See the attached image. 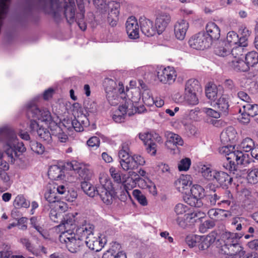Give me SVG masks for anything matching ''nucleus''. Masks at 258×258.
Returning a JSON list of instances; mask_svg holds the SVG:
<instances>
[{"instance_id":"nucleus-1","label":"nucleus","mask_w":258,"mask_h":258,"mask_svg":"<svg viewBox=\"0 0 258 258\" xmlns=\"http://www.w3.org/2000/svg\"><path fill=\"white\" fill-rule=\"evenodd\" d=\"M28 116L37 118L47 125L52 133V135L56 137L60 142L66 143L68 140V136L66 131L69 130L71 126L66 125L64 122L62 124L56 123L53 120L50 111L45 108H39L34 101L28 104Z\"/></svg>"},{"instance_id":"nucleus-2","label":"nucleus","mask_w":258,"mask_h":258,"mask_svg":"<svg viewBox=\"0 0 258 258\" xmlns=\"http://www.w3.org/2000/svg\"><path fill=\"white\" fill-rule=\"evenodd\" d=\"M0 142L3 143L4 151L13 163L26 150L23 143L19 141L14 131L8 126L0 128Z\"/></svg>"},{"instance_id":"nucleus-3","label":"nucleus","mask_w":258,"mask_h":258,"mask_svg":"<svg viewBox=\"0 0 258 258\" xmlns=\"http://www.w3.org/2000/svg\"><path fill=\"white\" fill-rule=\"evenodd\" d=\"M219 152L224 155L225 161H223V167L234 173L237 170V165H246L249 163L248 154L244 153L241 151L235 150L234 146H223L220 148Z\"/></svg>"},{"instance_id":"nucleus-4","label":"nucleus","mask_w":258,"mask_h":258,"mask_svg":"<svg viewBox=\"0 0 258 258\" xmlns=\"http://www.w3.org/2000/svg\"><path fill=\"white\" fill-rule=\"evenodd\" d=\"M241 233H226L224 236V244L222 246V251L224 254H234L238 256H244L245 251L239 243L243 236Z\"/></svg>"},{"instance_id":"nucleus-5","label":"nucleus","mask_w":258,"mask_h":258,"mask_svg":"<svg viewBox=\"0 0 258 258\" xmlns=\"http://www.w3.org/2000/svg\"><path fill=\"white\" fill-rule=\"evenodd\" d=\"M100 185L97 186V195H98L102 201L107 205H111L115 196V192L112 183L108 175L101 173L99 176Z\"/></svg>"},{"instance_id":"nucleus-6","label":"nucleus","mask_w":258,"mask_h":258,"mask_svg":"<svg viewBox=\"0 0 258 258\" xmlns=\"http://www.w3.org/2000/svg\"><path fill=\"white\" fill-rule=\"evenodd\" d=\"M72 230L62 232L59 236V240L61 243H64L69 251L76 253L80 250L84 242Z\"/></svg>"},{"instance_id":"nucleus-7","label":"nucleus","mask_w":258,"mask_h":258,"mask_svg":"<svg viewBox=\"0 0 258 258\" xmlns=\"http://www.w3.org/2000/svg\"><path fill=\"white\" fill-rule=\"evenodd\" d=\"M120 159V164L122 169L125 171H129L137 169L140 166H143L145 163V160L143 157L139 155L127 156Z\"/></svg>"},{"instance_id":"nucleus-8","label":"nucleus","mask_w":258,"mask_h":258,"mask_svg":"<svg viewBox=\"0 0 258 258\" xmlns=\"http://www.w3.org/2000/svg\"><path fill=\"white\" fill-rule=\"evenodd\" d=\"M32 101H34L36 103L35 100H32ZM30 102H31V101L28 102L26 104L27 114H28V105ZM27 116L28 118H31L29 123L30 132L31 133L36 132L38 136L41 139L48 143H50L52 140V133H50L47 128L43 127L42 126H40L36 121V120H38V119L34 118L31 116L29 117L28 115H27Z\"/></svg>"},{"instance_id":"nucleus-9","label":"nucleus","mask_w":258,"mask_h":258,"mask_svg":"<svg viewBox=\"0 0 258 258\" xmlns=\"http://www.w3.org/2000/svg\"><path fill=\"white\" fill-rule=\"evenodd\" d=\"M41 8L44 12L51 16L55 21H58L61 16L62 8L56 0H40Z\"/></svg>"},{"instance_id":"nucleus-10","label":"nucleus","mask_w":258,"mask_h":258,"mask_svg":"<svg viewBox=\"0 0 258 258\" xmlns=\"http://www.w3.org/2000/svg\"><path fill=\"white\" fill-rule=\"evenodd\" d=\"M205 32H199L192 36L188 40L190 47L197 50H204L209 48L211 45L210 39H208Z\"/></svg>"},{"instance_id":"nucleus-11","label":"nucleus","mask_w":258,"mask_h":258,"mask_svg":"<svg viewBox=\"0 0 258 258\" xmlns=\"http://www.w3.org/2000/svg\"><path fill=\"white\" fill-rule=\"evenodd\" d=\"M128 93H131V96H130V94L127 95L128 98H126L123 102L124 104L122 105L127 107V109L128 108H131L133 110L135 109V114L136 113H142L144 112L146 110L144 106L139 105L141 99L140 93L137 91H135L134 92L131 91L130 92L128 90Z\"/></svg>"},{"instance_id":"nucleus-12","label":"nucleus","mask_w":258,"mask_h":258,"mask_svg":"<svg viewBox=\"0 0 258 258\" xmlns=\"http://www.w3.org/2000/svg\"><path fill=\"white\" fill-rule=\"evenodd\" d=\"M157 76L158 80L161 83L170 85L175 82L177 74L173 67L163 68L161 67L157 70Z\"/></svg>"},{"instance_id":"nucleus-13","label":"nucleus","mask_w":258,"mask_h":258,"mask_svg":"<svg viewBox=\"0 0 258 258\" xmlns=\"http://www.w3.org/2000/svg\"><path fill=\"white\" fill-rule=\"evenodd\" d=\"M105 82H107V84L109 85V86L105 87V91L107 94V100L110 105H116L119 103L124 104V103L122 102L120 97L115 94L116 93V89L115 88L116 86L115 82L111 79H107Z\"/></svg>"},{"instance_id":"nucleus-14","label":"nucleus","mask_w":258,"mask_h":258,"mask_svg":"<svg viewBox=\"0 0 258 258\" xmlns=\"http://www.w3.org/2000/svg\"><path fill=\"white\" fill-rule=\"evenodd\" d=\"M94 226L84 221L76 229L75 234L84 242L86 239L94 234Z\"/></svg>"},{"instance_id":"nucleus-15","label":"nucleus","mask_w":258,"mask_h":258,"mask_svg":"<svg viewBox=\"0 0 258 258\" xmlns=\"http://www.w3.org/2000/svg\"><path fill=\"white\" fill-rule=\"evenodd\" d=\"M189 210V208L186 205L178 203L174 207V212L176 216L175 219L177 224L182 228H185L187 223L185 221L184 215Z\"/></svg>"},{"instance_id":"nucleus-16","label":"nucleus","mask_w":258,"mask_h":258,"mask_svg":"<svg viewBox=\"0 0 258 258\" xmlns=\"http://www.w3.org/2000/svg\"><path fill=\"white\" fill-rule=\"evenodd\" d=\"M126 31L130 39L139 37V26L137 20L134 17L128 18L126 22Z\"/></svg>"},{"instance_id":"nucleus-17","label":"nucleus","mask_w":258,"mask_h":258,"mask_svg":"<svg viewBox=\"0 0 258 258\" xmlns=\"http://www.w3.org/2000/svg\"><path fill=\"white\" fill-rule=\"evenodd\" d=\"M171 21V17L169 14L165 12L159 13L156 19V30L160 34L163 32Z\"/></svg>"},{"instance_id":"nucleus-18","label":"nucleus","mask_w":258,"mask_h":258,"mask_svg":"<svg viewBox=\"0 0 258 258\" xmlns=\"http://www.w3.org/2000/svg\"><path fill=\"white\" fill-rule=\"evenodd\" d=\"M106 243V239H101L100 237H95L94 234L84 241V243L92 250L99 251L102 249Z\"/></svg>"},{"instance_id":"nucleus-19","label":"nucleus","mask_w":258,"mask_h":258,"mask_svg":"<svg viewBox=\"0 0 258 258\" xmlns=\"http://www.w3.org/2000/svg\"><path fill=\"white\" fill-rule=\"evenodd\" d=\"M166 138V146L170 149L174 150L175 147L183 145V141L178 135L171 132L165 133Z\"/></svg>"},{"instance_id":"nucleus-20","label":"nucleus","mask_w":258,"mask_h":258,"mask_svg":"<svg viewBox=\"0 0 258 258\" xmlns=\"http://www.w3.org/2000/svg\"><path fill=\"white\" fill-rule=\"evenodd\" d=\"M205 33L212 44L214 41L218 40L220 37V29L215 23L209 22L206 26Z\"/></svg>"},{"instance_id":"nucleus-21","label":"nucleus","mask_w":258,"mask_h":258,"mask_svg":"<svg viewBox=\"0 0 258 258\" xmlns=\"http://www.w3.org/2000/svg\"><path fill=\"white\" fill-rule=\"evenodd\" d=\"M135 110V109L133 110L131 108H128L127 109V107L121 104L119 105L118 109L114 112L112 115V118L116 122L120 123L124 121L125 116L126 115L131 116L134 114Z\"/></svg>"},{"instance_id":"nucleus-22","label":"nucleus","mask_w":258,"mask_h":258,"mask_svg":"<svg viewBox=\"0 0 258 258\" xmlns=\"http://www.w3.org/2000/svg\"><path fill=\"white\" fill-rule=\"evenodd\" d=\"M189 27L188 23L184 20H179L174 25V34L176 38L180 40L184 39Z\"/></svg>"},{"instance_id":"nucleus-23","label":"nucleus","mask_w":258,"mask_h":258,"mask_svg":"<svg viewBox=\"0 0 258 258\" xmlns=\"http://www.w3.org/2000/svg\"><path fill=\"white\" fill-rule=\"evenodd\" d=\"M141 30L142 33L148 37L153 36L156 33V29L153 26V22L150 20L141 17L139 19Z\"/></svg>"},{"instance_id":"nucleus-24","label":"nucleus","mask_w":258,"mask_h":258,"mask_svg":"<svg viewBox=\"0 0 258 258\" xmlns=\"http://www.w3.org/2000/svg\"><path fill=\"white\" fill-rule=\"evenodd\" d=\"M69 121L72 127L77 132L83 131L84 127H87L89 125V121L85 115H81L77 118ZM67 123L69 124L68 122Z\"/></svg>"},{"instance_id":"nucleus-25","label":"nucleus","mask_w":258,"mask_h":258,"mask_svg":"<svg viewBox=\"0 0 258 258\" xmlns=\"http://www.w3.org/2000/svg\"><path fill=\"white\" fill-rule=\"evenodd\" d=\"M192 178L189 175H181L175 182L177 189L181 192L188 189L192 183Z\"/></svg>"},{"instance_id":"nucleus-26","label":"nucleus","mask_w":258,"mask_h":258,"mask_svg":"<svg viewBox=\"0 0 258 258\" xmlns=\"http://www.w3.org/2000/svg\"><path fill=\"white\" fill-rule=\"evenodd\" d=\"M227 63L231 69L236 72H246L249 70L248 66L242 58L229 59Z\"/></svg>"},{"instance_id":"nucleus-27","label":"nucleus","mask_w":258,"mask_h":258,"mask_svg":"<svg viewBox=\"0 0 258 258\" xmlns=\"http://www.w3.org/2000/svg\"><path fill=\"white\" fill-rule=\"evenodd\" d=\"M215 239L216 237L214 234L201 236L198 247L199 249L204 250L208 249L215 242Z\"/></svg>"},{"instance_id":"nucleus-28","label":"nucleus","mask_w":258,"mask_h":258,"mask_svg":"<svg viewBox=\"0 0 258 258\" xmlns=\"http://www.w3.org/2000/svg\"><path fill=\"white\" fill-rule=\"evenodd\" d=\"M231 48L227 45L226 42H222L220 46L215 49V53L216 55L226 57L227 62L229 60V56L230 54Z\"/></svg>"},{"instance_id":"nucleus-29","label":"nucleus","mask_w":258,"mask_h":258,"mask_svg":"<svg viewBox=\"0 0 258 258\" xmlns=\"http://www.w3.org/2000/svg\"><path fill=\"white\" fill-rule=\"evenodd\" d=\"M213 179H215L221 185L230 184L232 178L226 172L215 171Z\"/></svg>"},{"instance_id":"nucleus-30","label":"nucleus","mask_w":258,"mask_h":258,"mask_svg":"<svg viewBox=\"0 0 258 258\" xmlns=\"http://www.w3.org/2000/svg\"><path fill=\"white\" fill-rule=\"evenodd\" d=\"M201 91L200 84L197 80L189 79L185 85L184 92L197 93Z\"/></svg>"},{"instance_id":"nucleus-31","label":"nucleus","mask_w":258,"mask_h":258,"mask_svg":"<svg viewBox=\"0 0 258 258\" xmlns=\"http://www.w3.org/2000/svg\"><path fill=\"white\" fill-rule=\"evenodd\" d=\"M227 45L232 48L236 45H241V41L238 34L234 31H230L227 33L226 38Z\"/></svg>"},{"instance_id":"nucleus-32","label":"nucleus","mask_w":258,"mask_h":258,"mask_svg":"<svg viewBox=\"0 0 258 258\" xmlns=\"http://www.w3.org/2000/svg\"><path fill=\"white\" fill-rule=\"evenodd\" d=\"M139 138L143 141L145 145H147L150 141H155L159 142L161 140L160 136L155 133H143L139 135Z\"/></svg>"},{"instance_id":"nucleus-33","label":"nucleus","mask_w":258,"mask_h":258,"mask_svg":"<svg viewBox=\"0 0 258 258\" xmlns=\"http://www.w3.org/2000/svg\"><path fill=\"white\" fill-rule=\"evenodd\" d=\"M206 95L207 97L212 101H215L220 94H218V88L213 83H209L206 88Z\"/></svg>"},{"instance_id":"nucleus-34","label":"nucleus","mask_w":258,"mask_h":258,"mask_svg":"<svg viewBox=\"0 0 258 258\" xmlns=\"http://www.w3.org/2000/svg\"><path fill=\"white\" fill-rule=\"evenodd\" d=\"M216 170L212 169L210 164L202 165L200 167V171L206 179L209 180H213L214 175Z\"/></svg>"},{"instance_id":"nucleus-35","label":"nucleus","mask_w":258,"mask_h":258,"mask_svg":"<svg viewBox=\"0 0 258 258\" xmlns=\"http://www.w3.org/2000/svg\"><path fill=\"white\" fill-rule=\"evenodd\" d=\"M30 224L43 237L45 238V230L43 225L41 224V218L37 217H32L30 219Z\"/></svg>"},{"instance_id":"nucleus-36","label":"nucleus","mask_w":258,"mask_h":258,"mask_svg":"<svg viewBox=\"0 0 258 258\" xmlns=\"http://www.w3.org/2000/svg\"><path fill=\"white\" fill-rule=\"evenodd\" d=\"M61 168L56 165L51 166L48 171L49 178L52 180L60 179L62 175Z\"/></svg>"},{"instance_id":"nucleus-37","label":"nucleus","mask_w":258,"mask_h":258,"mask_svg":"<svg viewBox=\"0 0 258 258\" xmlns=\"http://www.w3.org/2000/svg\"><path fill=\"white\" fill-rule=\"evenodd\" d=\"M30 205V202L26 200L24 196L22 195H18L15 199L13 205L17 209L21 208H28Z\"/></svg>"},{"instance_id":"nucleus-38","label":"nucleus","mask_w":258,"mask_h":258,"mask_svg":"<svg viewBox=\"0 0 258 258\" xmlns=\"http://www.w3.org/2000/svg\"><path fill=\"white\" fill-rule=\"evenodd\" d=\"M81 187L83 191L89 197H94L97 195V187H94L92 184L86 181L81 183Z\"/></svg>"},{"instance_id":"nucleus-39","label":"nucleus","mask_w":258,"mask_h":258,"mask_svg":"<svg viewBox=\"0 0 258 258\" xmlns=\"http://www.w3.org/2000/svg\"><path fill=\"white\" fill-rule=\"evenodd\" d=\"M245 63L248 67H253L258 63V53L254 51H252L247 53L245 56Z\"/></svg>"},{"instance_id":"nucleus-40","label":"nucleus","mask_w":258,"mask_h":258,"mask_svg":"<svg viewBox=\"0 0 258 258\" xmlns=\"http://www.w3.org/2000/svg\"><path fill=\"white\" fill-rule=\"evenodd\" d=\"M184 102L189 105H196L199 103L197 93L184 92Z\"/></svg>"},{"instance_id":"nucleus-41","label":"nucleus","mask_w":258,"mask_h":258,"mask_svg":"<svg viewBox=\"0 0 258 258\" xmlns=\"http://www.w3.org/2000/svg\"><path fill=\"white\" fill-rule=\"evenodd\" d=\"M142 100L144 103L149 106L154 104V98L151 91L149 89H144L141 91Z\"/></svg>"},{"instance_id":"nucleus-42","label":"nucleus","mask_w":258,"mask_h":258,"mask_svg":"<svg viewBox=\"0 0 258 258\" xmlns=\"http://www.w3.org/2000/svg\"><path fill=\"white\" fill-rule=\"evenodd\" d=\"M107 6L108 8L110 9L109 16H110V17H114L116 18L118 17L119 14V3L115 1H111L108 3Z\"/></svg>"},{"instance_id":"nucleus-43","label":"nucleus","mask_w":258,"mask_h":258,"mask_svg":"<svg viewBox=\"0 0 258 258\" xmlns=\"http://www.w3.org/2000/svg\"><path fill=\"white\" fill-rule=\"evenodd\" d=\"M244 112H246L251 117H254L258 114V105L251 104L249 103L244 104L242 106Z\"/></svg>"},{"instance_id":"nucleus-44","label":"nucleus","mask_w":258,"mask_h":258,"mask_svg":"<svg viewBox=\"0 0 258 258\" xmlns=\"http://www.w3.org/2000/svg\"><path fill=\"white\" fill-rule=\"evenodd\" d=\"M244 46L236 45L233 46L230 50V54L229 56V59H234L236 58H243L242 55Z\"/></svg>"},{"instance_id":"nucleus-45","label":"nucleus","mask_w":258,"mask_h":258,"mask_svg":"<svg viewBox=\"0 0 258 258\" xmlns=\"http://www.w3.org/2000/svg\"><path fill=\"white\" fill-rule=\"evenodd\" d=\"M131 142L130 141H125L121 145L120 149L118 152V157L119 158L131 155L130 147Z\"/></svg>"},{"instance_id":"nucleus-46","label":"nucleus","mask_w":258,"mask_h":258,"mask_svg":"<svg viewBox=\"0 0 258 258\" xmlns=\"http://www.w3.org/2000/svg\"><path fill=\"white\" fill-rule=\"evenodd\" d=\"M247 219L242 217H235L232 219L231 225L235 226V229L240 231L242 226H245Z\"/></svg>"},{"instance_id":"nucleus-47","label":"nucleus","mask_w":258,"mask_h":258,"mask_svg":"<svg viewBox=\"0 0 258 258\" xmlns=\"http://www.w3.org/2000/svg\"><path fill=\"white\" fill-rule=\"evenodd\" d=\"M64 15L68 23L72 24L75 21L76 18L75 9L71 6H67L64 8Z\"/></svg>"},{"instance_id":"nucleus-48","label":"nucleus","mask_w":258,"mask_h":258,"mask_svg":"<svg viewBox=\"0 0 258 258\" xmlns=\"http://www.w3.org/2000/svg\"><path fill=\"white\" fill-rule=\"evenodd\" d=\"M191 194L197 198L201 199L205 196V189L200 185H194L190 188Z\"/></svg>"},{"instance_id":"nucleus-49","label":"nucleus","mask_w":258,"mask_h":258,"mask_svg":"<svg viewBox=\"0 0 258 258\" xmlns=\"http://www.w3.org/2000/svg\"><path fill=\"white\" fill-rule=\"evenodd\" d=\"M45 200L50 204H54L58 200L55 190L50 189L48 190L44 195Z\"/></svg>"},{"instance_id":"nucleus-50","label":"nucleus","mask_w":258,"mask_h":258,"mask_svg":"<svg viewBox=\"0 0 258 258\" xmlns=\"http://www.w3.org/2000/svg\"><path fill=\"white\" fill-rule=\"evenodd\" d=\"M201 236L197 235H189L186 236L185 241L190 247H198Z\"/></svg>"},{"instance_id":"nucleus-51","label":"nucleus","mask_w":258,"mask_h":258,"mask_svg":"<svg viewBox=\"0 0 258 258\" xmlns=\"http://www.w3.org/2000/svg\"><path fill=\"white\" fill-rule=\"evenodd\" d=\"M217 106L220 110L224 113H226L229 108V104L226 97L221 96L217 102Z\"/></svg>"},{"instance_id":"nucleus-52","label":"nucleus","mask_w":258,"mask_h":258,"mask_svg":"<svg viewBox=\"0 0 258 258\" xmlns=\"http://www.w3.org/2000/svg\"><path fill=\"white\" fill-rule=\"evenodd\" d=\"M185 202L191 206L200 208L202 206L203 202L201 199H199L192 195H189L184 199Z\"/></svg>"},{"instance_id":"nucleus-53","label":"nucleus","mask_w":258,"mask_h":258,"mask_svg":"<svg viewBox=\"0 0 258 258\" xmlns=\"http://www.w3.org/2000/svg\"><path fill=\"white\" fill-rule=\"evenodd\" d=\"M241 36L240 37L241 45L246 46L247 45V39L251 34V31L246 27H241L240 29Z\"/></svg>"},{"instance_id":"nucleus-54","label":"nucleus","mask_w":258,"mask_h":258,"mask_svg":"<svg viewBox=\"0 0 258 258\" xmlns=\"http://www.w3.org/2000/svg\"><path fill=\"white\" fill-rule=\"evenodd\" d=\"M240 147L245 152H248L252 150L254 147V145L252 139L247 138L242 141L240 145Z\"/></svg>"},{"instance_id":"nucleus-55","label":"nucleus","mask_w":258,"mask_h":258,"mask_svg":"<svg viewBox=\"0 0 258 258\" xmlns=\"http://www.w3.org/2000/svg\"><path fill=\"white\" fill-rule=\"evenodd\" d=\"M102 258H126V256L123 251L115 253L113 250H109L103 254Z\"/></svg>"},{"instance_id":"nucleus-56","label":"nucleus","mask_w":258,"mask_h":258,"mask_svg":"<svg viewBox=\"0 0 258 258\" xmlns=\"http://www.w3.org/2000/svg\"><path fill=\"white\" fill-rule=\"evenodd\" d=\"M30 146L31 150L38 154H42L44 152V147L40 143L35 141H31Z\"/></svg>"},{"instance_id":"nucleus-57","label":"nucleus","mask_w":258,"mask_h":258,"mask_svg":"<svg viewBox=\"0 0 258 258\" xmlns=\"http://www.w3.org/2000/svg\"><path fill=\"white\" fill-rule=\"evenodd\" d=\"M133 195L138 202L142 206H146L148 204L145 196L140 190L135 189L133 191Z\"/></svg>"},{"instance_id":"nucleus-58","label":"nucleus","mask_w":258,"mask_h":258,"mask_svg":"<svg viewBox=\"0 0 258 258\" xmlns=\"http://www.w3.org/2000/svg\"><path fill=\"white\" fill-rule=\"evenodd\" d=\"M223 213V209H211L208 212V215L209 217L216 221H221V213Z\"/></svg>"},{"instance_id":"nucleus-59","label":"nucleus","mask_w":258,"mask_h":258,"mask_svg":"<svg viewBox=\"0 0 258 258\" xmlns=\"http://www.w3.org/2000/svg\"><path fill=\"white\" fill-rule=\"evenodd\" d=\"M247 179L250 183H256L258 182V169L253 168L250 170L248 173Z\"/></svg>"},{"instance_id":"nucleus-60","label":"nucleus","mask_w":258,"mask_h":258,"mask_svg":"<svg viewBox=\"0 0 258 258\" xmlns=\"http://www.w3.org/2000/svg\"><path fill=\"white\" fill-rule=\"evenodd\" d=\"M83 165L77 161L74 160L71 162H67L64 167L68 170H74L78 172Z\"/></svg>"},{"instance_id":"nucleus-61","label":"nucleus","mask_w":258,"mask_h":258,"mask_svg":"<svg viewBox=\"0 0 258 258\" xmlns=\"http://www.w3.org/2000/svg\"><path fill=\"white\" fill-rule=\"evenodd\" d=\"M84 12L81 11L80 13L76 14L75 22L77 23L80 28L84 31L86 29V24L84 21Z\"/></svg>"},{"instance_id":"nucleus-62","label":"nucleus","mask_w":258,"mask_h":258,"mask_svg":"<svg viewBox=\"0 0 258 258\" xmlns=\"http://www.w3.org/2000/svg\"><path fill=\"white\" fill-rule=\"evenodd\" d=\"M235 205V202L233 196H230L228 197V200H221L218 203V205L219 206H222L224 208H227L229 207L232 208Z\"/></svg>"},{"instance_id":"nucleus-63","label":"nucleus","mask_w":258,"mask_h":258,"mask_svg":"<svg viewBox=\"0 0 258 258\" xmlns=\"http://www.w3.org/2000/svg\"><path fill=\"white\" fill-rule=\"evenodd\" d=\"M191 164L190 159L185 158L182 159L178 165V168L179 171H186L187 170Z\"/></svg>"},{"instance_id":"nucleus-64","label":"nucleus","mask_w":258,"mask_h":258,"mask_svg":"<svg viewBox=\"0 0 258 258\" xmlns=\"http://www.w3.org/2000/svg\"><path fill=\"white\" fill-rule=\"evenodd\" d=\"M236 131L232 127H228L224 133L222 134V136H226L229 141H232L235 140L236 137Z\"/></svg>"}]
</instances>
